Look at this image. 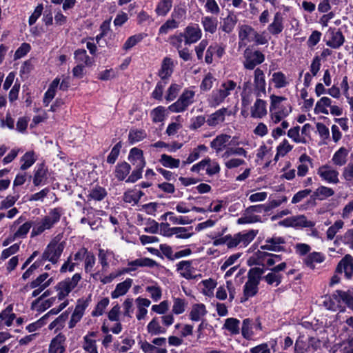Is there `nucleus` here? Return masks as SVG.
I'll list each match as a JSON object with an SVG mask.
<instances>
[{"mask_svg": "<svg viewBox=\"0 0 353 353\" xmlns=\"http://www.w3.org/2000/svg\"><path fill=\"white\" fill-rule=\"evenodd\" d=\"M270 101V121L272 124H278L292 112V108L286 97L272 94Z\"/></svg>", "mask_w": 353, "mask_h": 353, "instance_id": "nucleus-1", "label": "nucleus"}, {"mask_svg": "<svg viewBox=\"0 0 353 353\" xmlns=\"http://www.w3.org/2000/svg\"><path fill=\"white\" fill-rule=\"evenodd\" d=\"M239 88L237 83L231 79L223 80L219 86L214 89L208 97V103L210 107L216 108L221 104L225 99L234 93H237Z\"/></svg>", "mask_w": 353, "mask_h": 353, "instance_id": "nucleus-2", "label": "nucleus"}, {"mask_svg": "<svg viewBox=\"0 0 353 353\" xmlns=\"http://www.w3.org/2000/svg\"><path fill=\"white\" fill-rule=\"evenodd\" d=\"M61 211L59 208H54L44 216L32 221V230L30 237L34 238L49 230L57 223L61 218Z\"/></svg>", "mask_w": 353, "mask_h": 353, "instance_id": "nucleus-3", "label": "nucleus"}, {"mask_svg": "<svg viewBox=\"0 0 353 353\" xmlns=\"http://www.w3.org/2000/svg\"><path fill=\"white\" fill-rule=\"evenodd\" d=\"M248 145V141L245 139H241L239 137L234 136L231 137L230 135L226 134H221L216 136L211 142L210 147L215 151L216 154H219L223 150L229 148L228 146Z\"/></svg>", "mask_w": 353, "mask_h": 353, "instance_id": "nucleus-4", "label": "nucleus"}, {"mask_svg": "<svg viewBox=\"0 0 353 353\" xmlns=\"http://www.w3.org/2000/svg\"><path fill=\"white\" fill-rule=\"evenodd\" d=\"M81 279V274L76 273L71 278H67L59 282L54 287L57 292V296H55L58 301L66 300L65 298L77 287Z\"/></svg>", "mask_w": 353, "mask_h": 353, "instance_id": "nucleus-5", "label": "nucleus"}, {"mask_svg": "<svg viewBox=\"0 0 353 353\" xmlns=\"http://www.w3.org/2000/svg\"><path fill=\"white\" fill-rule=\"evenodd\" d=\"M314 113L315 114L328 115L339 117L342 115L343 109L336 104H333L332 100L328 97H321L316 103Z\"/></svg>", "mask_w": 353, "mask_h": 353, "instance_id": "nucleus-6", "label": "nucleus"}, {"mask_svg": "<svg viewBox=\"0 0 353 353\" xmlns=\"http://www.w3.org/2000/svg\"><path fill=\"white\" fill-rule=\"evenodd\" d=\"M64 248L65 243L63 241L57 239H52L46 246L41 256L42 261H48L52 264L57 263Z\"/></svg>", "mask_w": 353, "mask_h": 353, "instance_id": "nucleus-7", "label": "nucleus"}, {"mask_svg": "<svg viewBox=\"0 0 353 353\" xmlns=\"http://www.w3.org/2000/svg\"><path fill=\"white\" fill-rule=\"evenodd\" d=\"M194 88H185L176 102L168 107L172 112H184L194 101Z\"/></svg>", "mask_w": 353, "mask_h": 353, "instance_id": "nucleus-8", "label": "nucleus"}, {"mask_svg": "<svg viewBox=\"0 0 353 353\" xmlns=\"http://www.w3.org/2000/svg\"><path fill=\"white\" fill-rule=\"evenodd\" d=\"M194 261L191 260L181 261L176 265V270L179 274L187 280H195L201 278V275L197 274Z\"/></svg>", "mask_w": 353, "mask_h": 353, "instance_id": "nucleus-9", "label": "nucleus"}, {"mask_svg": "<svg viewBox=\"0 0 353 353\" xmlns=\"http://www.w3.org/2000/svg\"><path fill=\"white\" fill-rule=\"evenodd\" d=\"M90 296L87 298L79 299L77 301L75 308L71 315V318L68 323V327L72 329L81 321L84 315L85 310L90 303Z\"/></svg>", "mask_w": 353, "mask_h": 353, "instance_id": "nucleus-10", "label": "nucleus"}, {"mask_svg": "<svg viewBox=\"0 0 353 353\" xmlns=\"http://www.w3.org/2000/svg\"><path fill=\"white\" fill-rule=\"evenodd\" d=\"M32 221H26L23 216H19L10 225V230L17 239H25L32 228Z\"/></svg>", "mask_w": 353, "mask_h": 353, "instance_id": "nucleus-11", "label": "nucleus"}, {"mask_svg": "<svg viewBox=\"0 0 353 353\" xmlns=\"http://www.w3.org/2000/svg\"><path fill=\"white\" fill-rule=\"evenodd\" d=\"M279 224L285 227H292L295 228H312L315 225L314 222L307 219L304 215L288 217L281 221Z\"/></svg>", "mask_w": 353, "mask_h": 353, "instance_id": "nucleus-12", "label": "nucleus"}, {"mask_svg": "<svg viewBox=\"0 0 353 353\" xmlns=\"http://www.w3.org/2000/svg\"><path fill=\"white\" fill-rule=\"evenodd\" d=\"M245 61L243 65L246 69L253 70L256 65L262 63L265 60V55L259 50L252 51L250 48L244 51Z\"/></svg>", "mask_w": 353, "mask_h": 353, "instance_id": "nucleus-13", "label": "nucleus"}, {"mask_svg": "<svg viewBox=\"0 0 353 353\" xmlns=\"http://www.w3.org/2000/svg\"><path fill=\"white\" fill-rule=\"evenodd\" d=\"M317 174L322 181L330 184H337L339 182V172L329 165H323L317 170Z\"/></svg>", "mask_w": 353, "mask_h": 353, "instance_id": "nucleus-14", "label": "nucleus"}, {"mask_svg": "<svg viewBox=\"0 0 353 353\" xmlns=\"http://www.w3.org/2000/svg\"><path fill=\"white\" fill-rule=\"evenodd\" d=\"M285 14L280 11L276 12L267 27L268 32L274 36L281 34L285 28Z\"/></svg>", "mask_w": 353, "mask_h": 353, "instance_id": "nucleus-15", "label": "nucleus"}, {"mask_svg": "<svg viewBox=\"0 0 353 353\" xmlns=\"http://www.w3.org/2000/svg\"><path fill=\"white\" fill-rule=\"evenodd\" d=\"M261 324L259 321H254L250 319H245L241 326V334L247 340H252L256 334L257 331L261 330Z\"/></svg>", "mask_w": 353, "mask_h": 353, "instance_id": "nucleus-16", "label": "nucleus"}, {"mask_svg": "<svg viewBox=\"0 0 353 353\" xmlns=\"http://www.w3.org/2000/svg\"><path fill=\"white\" fill-rule=\"evenodd\" d=\"M325 41L327 46L337 49L343 44L345 38L341 31L330 28L325 35Z\"/></svg>", "mask_w": 353, "mask_h": 353, "instance_id": "nucleus-17", "label": "nucleus"}, {"mask_svg": "<svg viewBox=\"0 0 353 353\" xmlns=\"http://www.w3.org/2000/svg\"><path fill=\"white\" fill-rule=\"evenodd\" d=\"M254 32V29L249 25L243 24L239 26L238 46L239 48L246 46L250 42L252 41V37H253Z\"/></svg>", "mask_w": 353, "mask_h": 353, "instance_id": "nucleus-18", "label": "nucleus"}, {"mask_svg": "<svg viewBox=\"0 0 353 353\" xmlns=\"http://www.w3.org/2000/svg\"><path fill=\"white\" fill-rule=\"evenodd\" d=\"M185 36V43L190 45L197 42L202 37V31L198 24H189L183 32Z\"/></svg>", "mask_w": 353, "mask_h": 353, "instance_id": "nucleus-19", "label": "nucleus"}, {"mask_svg": "<svg viewBox=\"0 0 353 353\" xmlns=\"http://www.w3.org/2000/svg\"><path fill=\"white\" fill-rule=\"evenodd\" d=\"M128 267L122 270V273H130L135 271L139 267L153 268L157 265L155 261L149 258H139L128 263Z\"/></svg>", "mask_w": 353, "mask_h": 353, "instance_id": "nucleus-20", "label": "nucleus"}, {"mask_svg": "<svg viewBox=\"0 0 353 353\" xmlns=\"http://www.w3.org/2000/svg\"><path fill=\"white\" fill-rule=\"evenodd\" d=\"M231 112L227 108H221L210 114L206 120L207 124L210 127H216L224 122L226 115H230Z\"/></svg>", "mask_w": 353, "mask_h": 353, "instance_id": "nucleus-21", "label": "nucleus"}, {"mask_svg": "<svg viewBox=\"0 0 353 353\" xmlns=\"http://www.w3.org/2000/svg\"><path fill=\"white\" fill-rule=\"evenodd\" d=\"M336 272H344L346 278L350 279L353 274V257L346 254L339 263L336 267Z\"/></svg>", "mask_w": 353, "mask_h": 353, "instance_id": "nucleus-22", "label": "nucleus"}, {"mask_svg": "<svg viewBox=\"0 0 353 353\" xmlns=\"http://www.w3.org/2000/svg\"><path fill=\"white\" fill-rule=\"evenodd\" d=\"M268 114L267 102L257 99L250 108V116L254 119H262Z\"/></svg>", "mask_w": 353, "mask_h": 353, "instance_id": "nucleus-23", "label": "nucleus"}, {"mask_svg": "<svg viewBox=\"0 0 353 353\" xmlns=\"http://www.w3.org/2000/svg\"><path fill=\"white\" fill-rule=\"evenodd\" d=\"M97 335L96 332H90L83 336L82 348L84 350V353H98L96 344Z\"/></svg>", "mask_w": 353, "mask_h": 353, "instance_id": "nucleus-24", "label": "nucleus"}, {"mask_svg": "<svg viewBox=\"0 0 353 353\" xmlns=\"http://www.w3.org/2000/svg\"><path fill=\"white\" fill-rule=\"evenodd\" d=\"M225 53V48L220 44L214 43L210 45L206 50L205 61L210 64L213 61V56L221 59Z\"/></svg>", "mask_w": 353, "mask_h": 353, "instance_id": "nucleus-25", "label": "nucleus"}, {"mask_svg": "<svg viewBox=\"0 0 353 353\" xmlns=\"http://www.w3.org/2000/svg\"><path fill=\"white\" fill-rule=\"evenodd\" d=\"M66 338L63 334H58L53 338L50 343L49 353H64L65 350Z\"/></svg>", "mask_w": 353, "mask_h": 353, "instance_id": "nucleus-26", "label": "nucleus"}, {"mask_svg": "<svg viewBox=\"0 0 353 353\" xmlns=\"http://www.w3.org/2000/svg\"><path fill=\"white\" fill-rule=\"evenodd\" d=\"M128 160L136 168H143L145 165L143 152L137 148H133L130 150Z\"/></svg>", "mask_w": 353, "mask_h": 353, "instance_id": "nucleus-27", "label": "nucleus"}, {"mask_svg": "<svg viewBox=\"0 0 353 353\" xmlns=\"http://www.w3.org/2000/svg\"><path fill=\"white\" fill-rule=\"evenodd\" d=\"M137 311L136 317L137 320L144 319L148 314V307L150 305L151 301L147 299L139 296L135 299Z\"/></svg>", "mask_w": 353, "mask_h": 353, "instance_id": "nucleus-28", "label": "nucleus"}, {"mask_svg": "<svg viewBox=\"0 0 353 353\" xmlns=\"http://www.w3.org/2000/svg\"><path fill=\"white\" fill-rule=\"evenodd\" d=\"M254 85L257 97H260L261 92H265V74L263 71L259 68L254 70Z\"/></svg>", "mask_w": 353, "mask_h": 353, "instance_id": "nucleus-29", "label": "nucleus"}, {"mask_svg": "<svg viewBox=\"0 0 353 353\" xmlns=\"http://www.w3.org/2000/svg\"><path fill=\"white\" fill-rule=\"evenodd\" d=\"M133 280L128 278L123 282L117 284L115 289L111 292V297L113 299H118L120 296L127 294L130 288L132 287Z\"/></svg>", "mask_w": 353, "mask_h": 353, "instance_id": "nucleus-30", "label": "nucleus"}, {"mask_svg": "<svg viewBox=\"0 0 353 353\" xmlns=\"http://www.w3.org/2000/svg\"><path fill=\"white\" fill-rule=\"evenodd\" d=\"M57 301L58 299L56 296L48 299L39 297L32 303V308L38 312L44 311L53 305Z\"/></svg>", "mask_w": 353, "mask_h": 353, "instance_id": "nucleus-31", "label": "nucleus"}, {"mask_svg": "<svg viewBox=\"0 0 353 353\" xmlns=\"http://www.w3.org/2000/svg\"><path fill=\"white\" fill-rule=\"evenodd\" d=\"M187 17V8L185 3H179L173 6L170 18L180 26V23L185 20Z\"/></svg>", "mask_w": 353, "mask_h": 353, "instance_id": "nucleus-32", "label": "nucleus"}, {"mask_svg": "<svg viewBox=\"0 0 353 353\" xmlns=\"http://www.w3.org/2000/svg\"><path fill=\"white\" fill-rule=\"evenodd\" d=\"M174 0H158L155 5L154 12L157 17H165L173 8Z\"/></svg>", "mask_w": 353, "mask_h": 353, "instance_id": "nucleus-33", "label": "nucleus"}, {"mask_svg": "<svg viewBox=\"0 0 353 353\" xmlns=\"http://www.w3.org/2000/svg\"><path fill=\"white\" fill-rule=\"evenodd\" d=\"M325 260V255L320 252L310 253L304 259V263L311 269H314L316 264H320Z\"/></svg>", "mask_w": 353, "mask_h": 353, "instance_id": "nucleus-34", "label": "nucleus"}, {"mask_svg": "<svg viewBox=\"0 0 353 353\" xmlns=\"http://www.w3.org/2000/svg\"><path fill=\"white\" fill-rule=\"evenodd\" d=\"M206 314V307L203 303H195L192 305L189 316L193 321H199L204 318Z\"/></svg>", "mask_w": 353, "mask_h": 353, "instance_id": "nucleus-35", "label": "nucleus"}, {"mask_svg": "<svg viewBox=\"0 0 353 353\" xmlns=\"http://www.w3.org/2000/svg\"><path fill=\"white\" fill-rule=\"evenodd\" d=\"M349 150L345 147H341L332 157V161L336 166L345 165L347 162Z\"/></svg>", "mask_w": 353, "mask_h": 353, "instance_id": "nucleus-36", "label": "nucleus"}, {"mask_svg": "<svg viewBox=\"0 0 353 353\" xmlns=\"http://www.w3.org/2000/svg\"><path fill=\"white\" fill-rule=\"evenodd\" d=\"M285 243V240L281 236H272L265 240V243L261 246L262 250L272 251H278L281 250V245Z\"/></svg>", "mask_w": 353, "mask_h": 353, "instance_id": "nucleus-37", "label": "nucleus"}, {"mask_svg": "<svg viewBox=\"0 0 353 353\" xmlns=\"http://www.w3.org/2000/svg\"><path fill=\"white\" fill-rule=\"evenodd\" d=\"M290 83L286 75L282 72H274L270 80V84H272L275 88L281 89L286 87Z\"/></svg>", "mask_w": 353, "mask_h": 353, "instance_id": "nucleus-38", "label": "nucleus"}, {"mask_svg": "<svg viewBox=\"0 0 353 353\" xmlns=\"http://www.w3.org/2000/svg\"><path fill=\"white\" fill-rule=\"evenodd\" d=\"M257 234L258 231L254 230L237 233L239 247L245 248L254 239Z\"/></svg>", "mask_w": 353, "mask_h": 353, "instance_id": "nucleus-39", "label": "nucleus"}, {"mask_svg": "<svg viewBox=\"0 0 353 353\" xmlns=\"http://www.w3.org/2000/svg\"><path fill=\"white\" fill-rule=\"evenodd\" d=\"M16 319V314L13 312V305H8L3 310L0 312V320L3 324L10 327L12 325L13 321Z\"/></svg>", "mask_w": 353, "mask_h": 353, "instance_id": "nucleus-40", "label": "nucleus"}, {"mask_svg": "<svg viewBox=\"0 0 353 353\" xmlns=\"http://www.w3.org/2000/svg\"><path fill=\"white\" fill-rule=\"evenodd\" d=\"M334 194V191L329 187L321 185L312 193L311 197L314 200H325Z\"/></svg>", "mask_w": 353, "mask_h": 353, "instance_id": "nucleus-41", "label": "nucleus"}, {"mask_svg": "<svg viewBox=\"0 0 353 353\" xmlns=\"http://www.w3.org/2000/svg\"><path fill=\"white\" fill-rule=\"evenodd\" d=\"M148 332L151 335H158L166 332V328L161 325L157 317L153 318L147 325Z\"/></svg>", "mask_w": 353, "mask_h": 353, "instance_id": "nucleus-42", "label": "nucleus"}, {"mask_svg": "<svg viewBox=\"0 0 353 353\" xmlns=\"http://www.w3.org/2000/svg\"><path fill=\"white\" fill-rule=\"evenodd\" d=\"M131 166L127 162L118 163L114 170V176L119 181H123L129 175Z\"/></svg>", "mask_w": 353, "mask_h": 353, "instance_id": "nucleus-43", "label": "nucleus"}, {"mask_svg": "<svg viewBox=\"0 0 353 353\" xmlns=\"http://www.w3.org/2000/svg\"><path fill=\"white\" fill-rule=\"evenodd\" d=\"M48 276L49 274L48 273L41 274L30 283L29 287L32 289L37 288V287H41L43 289H46L53 282L52 278L48 279Z\"/></svg>", "mask_w": 353, "mask_h": 353, "instance_id": "nucleus-44", "label": "nucleus"}, {"mask_svg": "<svg viewBox=\"0 0 353 353\" xmlns=\"http://www.w3.org/2000/svg\"><path fill=\"white\" fill-rule=\"evenodd\" d=\"M223 208V203L221 201H214L209 203L207 208H199L196 206H192V211L199 213L205 212H219Z\"/></svg>", "mask_w": 353, "mask_h": 353, "instance_id": "nucleus-45", "label": "nucleus"}, {"mask_svg": "<svg viewBox=\"0 0 353 353\" xmlns=\"http://www.w3.org/2000/svg\"><path fill=\"white\" fill-rule=\"evenodd\" d=\"M201 293L208 297H212L214 295V290L216 286V282L212 279H205L199 283Z\"/></svg>", "mask_w": 353, "mask_h": 353, "instance_id": "nucleus-46", "label": "nucleus"}, {"mask_svg": "<svg viewBox=\"0 0 353 353\" xmlns=\"http://www.w3.org/2000/svg\"><path fill=\"white\" fill-rule=\"evenodd\" d=\"M245 145L232 146L228 148L222 154L223 159H227L232 155L248 157V151L243 148Z\"/></svg>", "mask_w": 353, "mask_h": 353, "instance_id": "nucleus-47", "label": "nucleus"}, {"mask_svg": "<svg viewBox=\"0 0 353 353\" xmlns=\"http://www.w3.org/2000/svg\"><path fill=\"white\" fill-rule=\"evenodd\" d=\"M161 219L164 220H169L173 224L176 225H187L191 223L187 216H176L172 212H167L161 216Z\"/></svg>", "mask_w": 353, "mask_h": 353, "instance_id": "nucleus-48", "label": "nucleus"}, {"mask_svg": "<svg viewBox=\"0 0 353 353\" xmlns=\"http://www.w3.org/2000/svg\"><path fill=\"white\" fill-rule=\"evenodd\" d=\"M334 299L339 303H345L353 311V294L350 292L337 290Z\"/></svg>", "mask_w": 353, "mask_h": 353, "instance_id": "nucleus-49", "label": "nucleus"}, {"mask_svg": "<svg viewBox=\"0 0 353 353\" xmlns=\"http://www.w3.org/2000/svg\"><path fill=\"white\" fill-rule=\"evenodd\" d=\"M223 329L228 331L232 335L239 334L240 332V321L236 318H228L225 321Z\"/></svg>", "mask_w": 353, "mask_h": 353, "instance_id": "nucleus-50", "label": "nucleus"}, {"mask_svg": "<svg viewBox=\"0 0 353 353\" xmlns=\"http://www.w3.org/2000/svg\"><path fill=\"white\" fill-rule=\"evenodd\" d=\"M145 291L154 302L159 301L162 296V289L156 282H151L145 287Z\"/></svg>", "mask_w": 353, "mask_h": 353, "instance_id": "nucleus-51", "label": "nucleus"}, {"mask_svg": "<svg viewBox=\"0 0 353 353\" xmlns=\"http://www.w3.org/2000/svg\"><path fill=\"white\" fill-rule=\"evenodd\" d=\"M174 62L168 57H165L162 62L161 70L159 74L161 79H167L170 77L173 72Z\"/></svg>", "mask_w": 353, "mask_h": 353, "instance_id": "nucleus-52", "label": "nucleus"}, {"mask_svg": "<svg viewBox=\"0 0 353 353\" xmlns=\"http://www.w3.org/2000/svg\"><path fill=\"white\" fill-rule=\"evenodd\" d=\"M260 216L254 214L250 210L246 209L242 216L237 219L238 224H250L261 222Z\"/></svg>", "mask_w": 353, "mask_h": 353, "instance_id": "nucleus-53", "label": "nucleus"}, {"mask_svg": "<svg viewBox=\"0 0 353 353\" xmlns=\"http://www.w3.org/2000/svg\"><path fill=\"white\" fill-rule=\"evenodd\" d=\"M159 162L163 167L170 169L178 168L181 164L180 159L173 158L172 156L165 154L161 155Z\"/></svg>", "mask_w": 353, "mask_h": 353, "instance_id": "nucleus-54", "label": "nucleus"}, {"mask_svg": "<svg viewBox=\"0 0 353 353\" xmlns=\"http://www.w3.org/2000/svg\"><path fill=\"white\" fill-rule=\"evenodd\" d=\"M143 193L137 189H132L126 191L123 195V201L132 205L137 204Z\"/></svg>", "mask_w": 353, "mask_h": 353, "instance_id": "nucleus-55", "label": "nucleus"}, {"mask_svg": "<svg viewBox=\"0 0 353 353\" xmlns=\"http://www.w3.org/2000/svg\"><path fill=\"white\" fill-rule=\"evenodd\" d=\"M258 285L259 284L248 280L243 287V296L241 301H246L249 298L254 296L258 292Z\"/></svg>", "mask_w": 353, "mask_h": 353, "instance_id": "nucleus-56", "label": "nucleus"}, {"mask_svg": "<svg viewBox=\"0 0 353 353\" xmlns=\"http://www.w3.org/2000/svg\"><path fill=\"white\" fill-rule=\"evenodd\" d=\"M237 23L236 16L234 14H229L223 19L220 28L226 33L231 32Z\"/></svg>", "mask_w": 353, "mask_h": 353, "instance_id": "nucleus-57", "label": "nucleus"}, {"mask_svg": "<svg viewBox=\"0 0 353 353\" xmlns=\"http://www.w3.org/2000/svg\"><path fill=\"white\" fill-rule=\"evenodd\" d=\"M121 342L120 345H118L117 350L121 353L127 352L128 350H131L132 347L135 344V340L133 336H130L128 334H123L121 336Z\"/></svg>", "mask_w": 353, "mask_h": 353, "instance_id": "nucleus-58", "label": "nucleus"}, {"mask_svg": "<svg viewBox=\"0 0 353 353\" xmlns=\"http://www.w3.org/2000/svg\"><path fill=\"white\" fill-rule=\"evenodd\" d=\"M208 148L204 145H199L194 148L189 154L188 158L182 161L183 165H188L196 161L201 156V152H207Z\"/></svg>", "mask_w": 353, "mask_h": 353, "instance_id": "nucleus-59", "label": "nucleus"}, {"mask_svg": "<svg viewBox=\"0 0 353 353\" xmlns=\"http://www.w3.org/2000/svg\"><path fill=\"white\" fill-rule=\"evenodd\" d=\"M168 116L167 110L163 106H158L150 112V117L154 123L163 122Z\"/></svg>", "mask_w": 353, "mask_h": 353, "instance_id": "nucleus-60", "label": "nucleus"}, {"mask_svg": "<svg viewBox=\"0 0 353 353\" xmlns=\"http://www.w3.org/2000/svg\"><path fill=\"white\" fill-rule=\"evenodd\" d=\"M201 24L205 32L213 34L217 28V20L212 17L205 16L201 18Z\"/></svg>", "mask_w": 353, "mask_h": 353, "instance_id": "nucleus-61", "label": "nucleus"}, {"mask_svg": "<svg viewBox=\"0 0 353 353\" xmlns=\"http://www.w3.org/2000/svg\"><path fill=\"white\" fill-rule=\"evenodd\" d=\"M272 141H270V145L263 144L257 150L256 158L260 160L268 159L269 160L273 154L272 146L271 145Z\"/></svg>", "mask_w": 353, "mask_h": 353, "instance_id": "nucleus-62", "label": "nucleus"}, {"mask_svg": "<svg viewBox=\"0 0 353 353\" xmlns=\"http://www.w3.org/2000/svg\"><path fill=\"white\" fill-rule=\"evenodd\" d=\"M74 58L79 63L84 66H91L92 65V59L87 54L85 50H77L74 52Z\"/></svg>", "mask_w": 353, "mask_h": 353, "instance_id": "nucleus-63", "label": "nucleus"}, {"mask_svg": "<svg viewBox=\"0 0 353 353\" xmlns=\"http://www.w3.org/2000/svg\"><path fill=\"white\" fill-rule=\"evenodd\" d=\"M174 236L177 239H187L194 235L193 228L190 227H174Z\"/></svg>", "mask_w": 353, "mask_h": 353, "instance_id": "nucleus-64", "label": "nucleus"}]
</instances>
